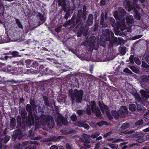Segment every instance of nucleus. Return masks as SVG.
Returning <instances> with one entry per match:
<instances>
[{
  "mask_svg": "<svg viewBox=\"0 0 149 149\" xmlns=\"http://www.w3.org/2000/svg\"><path fill=\"white\" fill-rule=\"evenodd\" d=\"M31 106L29 104L26 105V110L29 112V116L27 119L26 124L29 125H33L34 123L36 127H38V125L41 124L43 125H47V127L50 128L53 127L54 125L53 119L48 116L43 115L41 117L40 122L38 116L33 114V116L31 112L32 110H35L36 106L35 102L32 101L30 102Z\"/></svg>",
  "mask_w": 149,
  "mask_h": 149,
  "instance_id": "obj_1",
  "label": "nucleus"
},
{
  "mask_svg": "<svg viewBox=\"0 0 149 149\" xmlns=\"http://www.w3.org/2000/svg\"><path fill=\"white\" fill-rule=\"evenodd\" d=\"M86 9L85 7H84V11L82 14V10H79L78 11V16L79 18H75L74 19L72 18L69 21L67 22V24H64V26H67V25H71V26H74L77 24H78L77 27L79 28L80 31L77 33V35L78 37H80L83 32L85 34L87 31L88 30V27L86 26L85 29L84 31V27L83 26V23L81 21V20L79 18L80 17H81L82 15V18L84 19L86 17Z\"/></svg>",
  "mask_w": 149,
  "mask_h": 149,
  "instance_id": "obj_2",
  "label": "nucleus"
},
{
  "mask_svg": "<svg viewBox=\"0 0 149 149\" xmlns=\"http://www.w3.org/2000/svg\"><path fill=\"white\" fill-rule=\"evenodd\" d=\"M118 9L119 13L117 11H116L114 13V16L115 18L117 20H118L116 25V29L115 30L116 35L119 34V29L123 32L124 30L125 29V20L123 18V16L125 14V11L122 8H119Z\"/></svg>",
  "mask_w": 149,
  "mask_h": 149,
  "instance_id": "obj_3",
  "label": "nucleus"
},
{
  "mask_svg": "<svg viewBox=\"0 0 149 149\" xmlns=\"http://www.w3.org/2000/svg\"><path fill=\"white\" fill-rule=\"evenodd\" d=\"M102 33L105 37L106 40L110 41H113L114 42L117 44L120 42L119 39L113 37L114 34L111 31H109V30L106 29L102 31Z\"/></svg>",
  "mask_w": 149,
  "mask_h": 149,
  "instance_id": "obj_4",
  "label": "nucleus"
},
{
  "mask_svg": "<svg viewBox=\"0 0 149 149\" xmlns=\"http://www.w3.org/2000/svg\"><path fill=\"white\" fill-rule=\"evenodd\" d=\"M119 113L116 111L112 112V115L116 119H118L119 117H123L127 113V110L125 106L121 107L119 111Z\"/></svg>",
  "mask_w": 149,
  "mask_h": 149,
  "instance_id": "obj_5",
  "label": "nucleus"
},
{
  "mask_svg": "<svg viewBox=\"0 0 149 149\" xmlns=\"http://www.w3.org/2000/svg\"><path fill=\"white\" fill-rule=\"evenodd\" d=\"M39 143L36 141H29L23 142L22 144L18 143L14 146V148L17 149H21L23 146H31L29 148V149H35L36 147L32 146L33 144L38 145Z\"/></svg>",
  "mask_w": 149,
  "mask_h": 149,
  "instance_id": "obj_6",
  "label": "nucleus"
},
{
  "mask_svg": "<svg viewBox=\"0 0 149 149\" xmlns=\"http://www.w3.org/2000/svg\"><path fill=\"white\" fill-rule=\"evenodd\" d=\"M83 94L82 90H78L77 89L74 90L72 93L71 94V97L72 101L75 100L76 99V101L78 103L81 102L82 99Z\"/></svg>",
  "mask_w": 149,
  "mask_h": 149,
  "instance_id": "obj_7",
  "label": "nucleus"
},
{
  "mask_svg": "<svg viewBox=\"0 0 149 149\" xmlns=\"http://www.w3.org/2000/svg\"><path fill=\"white\" fill-rule=\"evenodd\" d=\"M99 106L102 113L104 114L105 113L110 120L112 119V117L109 113L108 107L107 106L105 105L103 103H101L100 102H99Z\"/></svg>",
  "mask_w": 149,
  "mask_h": 149,
  "instance_id": "obj_8",
  "label": "nucleus"
},
{
  "mask_svg": "<svg viewBox=\"0 0 149 149\" xmlns=\"http://www.w3.org/2000/svg\"><path fill=\"white\" fill-rule=\"evenodd\" d=\"M91 107V110L93 112L95 113L96 116L99 118H101V115L100 111L95 106V102L94 101H92L90 103Z\"/></svg>",
  "mask_w": 149,
  "mask_h": 149,
  "instance_id": "obj_9",
  "label": "nucleus"
},
{
  "mask_svg": "<svg viewBox=\"0 0 149 149\" xmlns=\"http://www.w3.org/2000/svg\"><path fill=\"white\" fill-rule=\"evenodd\" d=\"M57 121V125L59 126H61L62 123L65 125L67 124V121L66 119L64 118L61 115H58Z\"/></svg>",
  "mask_w": 149,
  "mask_h": 149,
  "instance_id": "obj_10",
  "label": "nucleus"
},
{
  "mask_svg": "<svg viewBox=\"0 0 149 149\" xmlns=\"http://www.w3.org/2000/svg\"><path fill=\"white\" fill-rule=\"evenodd\" d=\"M58 4L59 6H61L63 10L65 11H69L70 9L69 8L66 7L65 4V0H58Z\"/></svg>",
  "mask_w": 149,
  "mask_h": 149,
  "instance_id": "obj_11",
  "label": "nucleus"
},
{
  "mask_svg": "<svg viewBox=\"0 0 149 149\" xmlns=\"http://www.w3.org/2000/svg\"><path fill=\"white\" fill-rule=\"evenodd\" d=\"M125 8L129 11H130L133 9V7L130 5V2L128 0H126L124 2Z\"/></svg>",
  "mask_w": 149,
  "mask_h": 149,
  "instance_id": "obj_12",
  "label": "nucleus"
},
{
  "mask_svg": "<svg viewBox=\"0 0 149 149\" xmlns=\"http://www.w3.org/2000/svg\"><path fill=\"white\" fill-rule=\"evenodd\" d=\"M125 133L126 134V136L127 137L132 138L136 137L137 136V133L133 130H131L126 133L125 132H122Z\"/></svg>",
  "mask_w": 149,
  "mask_h": 149,
  "instance_id": "obj_13",
  "label": "nucleus"
},
{
  "mask_svg": "<svg viewBox=\"0 0 149 149\" xmlns=\"http://www.w3.org/2000/svg\"><path fill=\"white\" fill-rule=\"evenodd\" d=\"M22 136L21 130H18L14 133L13 135V138H15L14 140L17 138L19 139H20L22 138Z\"/></svg>",
  "mask_w": 149,
  "mask_h": 149,
  "instance_id": "obj_14",
  "label": "nucleus"
},
{
  "mask_svg": "<svg viewBox=\"0 0 149 149\" xmlns=\"http://www.w3.org/2000/svg\"><path fill=\"white\" fill-rule=\"evenodd\" d=\"M126 22L128 25L133 23L134 21L133 16L130 15H128L126 17Z\"/></svg>",
  "mask_w": 149,
  "mask_h": 149,
  "instance_id": "obj_15",
  "label": "nucleus"
},
{
  "mask_svg": "<svg viewBox=\"0 0 149 149\" xmlns=\"http://www.w3.org/2000/svg\"><path fill=\"white\" fill-rule=\"evenodd\" d=\"M82 137L84 138V141L86 143H89L90 141L88 139L91 138L90 135L85 134H83L82 135Z\"/></svg>",
  "mask_w": 149,
  "mask_h": 149,
  "instance_id": "obj_16",
  "label": "nucleus"
},
{
  "mask_svg": "<svg viewBox=\"0 0 149 149\" xmlns=\"http://www.w3.org/2000/svg\"><path fill=\"white\" fill-rule=\"evenodd\" d=\"M140 92L142 99L144 100H146L148 97L147 92L144 90H141Z\"/></svg>",
  "mask_w": 149,
  "mask_h": 149,
  "instance_id": "obj_17",
  "label": "nucleus"
},
{
  "mask_svg": "<svg viewBox=\"0 0 149 149\" xmlns=\"http://www.w3.org/2000/svg\"><path fill=\"white\" fill-rule=\"evenodd\" d=\"M75 125L76 126H77L80 127H84L86 129H88L89 127V126L88 124H84V123L80 122H78V123H76Z\"/></svg>",
  "mask_w": 149,
  "mask_h": 149,
  "instance_id": "obj_18",
  "label": "nucleus"
},
{
  "mask_svg": "<svg viewBox=\"0 0 149 149\" xmlns=\"http://www.w3.org/2000/svg\"><path fill=\"white\" fill-rule=\"evenodd\" d=\"M133 95L134 97L138 101H142V99L141 98L140 96L137 94L136 91L134 90V91L131 93Z\"/></svg>",
  "mask_w": 149,
  "mask_h": 149,
  "instance_id": "obj_19",
  "label": "nucleus"
},
{
  "mask_svg": "<svg viewBox=\"0 0 149 149\" xmlns=\"http://www.w3.org/2000/svg\"><path fill=\"white\" fill-rule=\"evenodd\" d=\"M93 15L91 14H90L88 16V21L87 22V24L88 26H91L93 22Z\"/></svg>",
  "mask_w": 149,
  "mask_h": 149,
  "instance_id": "obj_20",
  "label": "nucleus"
},
{
  "mask_svg": "<svg viewBox=\"0 0 149 149\" xmlns=\"http://www.w3.org/2000/svg\"><path fill=\"white\" fill-rule=\"evenodd\" d=\"M141 81L143 82H147L149 81V75H143L140 78Z\"/></svg>",
  "mask_w": 149,
  "mask_h": 149,
  "instance_id": "obj_21",
  "label": "nucleus"
},
{
  "mask_svg": "<svg viewBox=\"0 0 149 149\" xmlns=\"http://www.w3.org/2000/svg\"><path fill=\"white\" fill-rule=\"evenodd\" d=\"M129 125L128 123H125L123 124L121 126L119 129L120 131H122L125 130L129 127Z\"/></svg>",
  "mask_w": 149,
  "mask_h": 149,
  "instance_id": "obj_22",
  "label": "nucleus"
},
{
  "mask_svg": "<svg viewBox=\"0 0 149 149\" xmlns=\"http://www.w3.org/2000/svg\"><path fill=\"white\" fill-rule=\"evenodd\" d=\"M15 119L14 118H12L10 120V127L12 129H13L15 127Z\"/></svg>",
  "mask_w": 149,
  "mask_h": 149,
  "instance_id": "obj_23",
  "label": "nucleus"
},
{
  "mask_svg": "<svg viewBox=\"0 0 149 149\" xmlns=\"http://www.w3.org/2000/svg\"><path fill=\"white\" fill-rule=\"evenodd\" d=\"M134 12L135 18L137 20L140 19L141 17L140 16L139 13L136 10H134Z\"/></svg>",
  "mask_w": 149,
  "mask_h": 149,
  "instance_id": "obj_24",
  "label": "nucleus"
},
{
  "mask_svg": "<svg viewBox=\"0 0 149 149\" xmlns=\"http://www.w3.org/2000/svg\"><path fill=\"white\" fill-rule=\"evenodd\" d=\"M129 109L131 111H134L136 109V106L134 104L130 105L129 107Z\"/></svg>",
  "mask_w": 149,
  "mask_h": 149,
  "instance_id": "obj_25",
  "label": "nucleus"
},
{
  "mask_svg": "<svg viewBox=\"0 0 149 149\" xmlns=\"http://www.w3.org/2000/svg\"><path fill=\"white\" fill-rule=\"evenodd\" d=\"M130 68L133 72L137 73L139 72L138 69L136 67L134 66H130Z\"/></svg>",
  "mask_w": 149,
  "mask_h": 149,
  "instance_id": "obj_26",
  "label": "nucleus"
},
{
  "mask_svg": "<svg viewBox=\"0 0 149 149\" xmlns=\"http://www.w3.org/2000/svg\"><path fill=\"white\" fill-rule=\"evenodd\" d=\"M109 140L110 141H113V142L114 143H117L118 142H119L120 141H123V139H117L114 140L113 141V139H110Z\"/></svg>",
  "mask_w": 149,
  "mask_h": 149,
  "instance_id": "obj_27",
  "label": "nucleus"
},
{
  "mask_svg": "<svg viewBox=\"0 0 149 149\" xmlns=\"http://www.w3.org/2000/svg\"><path fill=\"white\" fill-rule=\"evenodd\" d=\"M110 22L111 24V25L113 27H114L116 26L115 20L112 17H111L110 19Z\"/></svg>",
  "mask_w": 149,
  "mask_h": 149,
  "instance_id": "obj_28",
  "label": "nucleus"
},
{
  "mask_svg": "<svg viewBox=\"0 0 149 149\" xmlns=\"http://www.w3.org/2000/svg\"><path fill=\"white\" fill-rule=\"evenodd\" d=\"M15 21L18 27L21 29L22 28V26L19 20L17 19H15Z\"/></svg>",
  "mask_w": 149,
  "mask_h": 149,
  "instance_id": "obj_29",
  "label": "nucleus"
},
{
  "mask_svg": "<svg viewBox=\"0 0 149 149\" xmlns=\"http://www.w3.org/2000/svg\"><path fill=\"white\" fill-rule=\"evenodd\" d=\"M104 19L103 17H102L101 19V24L102 25L103 27H105L107 26L106 24L104 22Z\"/></svg>",
  "mask_w": 149,
  "mask_h": 149,
  "instance_id": "obj_30",
  "label": "nucleus"
},
{
  "mask_svg": "<svg viewBox=\"0 0 149 149\" xmlns=\"http://www.w3.org/2000/svg\"><path fill=\"white\" fill-rule=\"evenodd\" d=\"M4 7L2 4V3L1 0H0V9L1 10V12H0V13H3L4 11Z\"/></svg>",
  "mask_w": 149,
  "mask_h": 149,
  "instance_id": "obj_31",
  "label": "nucleus"
},
{
  "mask_svg": "<svg viewBox=\"0 0 149 149\" xmlns=\"http://www.w3.org/2000/svg\"><path fill=\"white\" fill-rule=\"evenodd\" d=\"M143 123V120H139L135 123V125H140Z\"/></svg>",
  "mask_w": 149,
  "mask_h": 149,
  "instance_id": "obj_32",
  "label": "nucleus"
},
{
  "mask_svg": "<svg viewBox=\"0 0 149 149\" xmlns=\"http://www.w3.org/2000/svg\"><path fill=\"white\" fill-rule=\"evenodd\" d=\"M99 135L100 134L99 132H97L91 134V137L94 139L97 138V136H99Z\"/></svg>",
  "mask_w": 149,
  "mask_h": 149,
  "instance_id": "obj_33",
  "label": "nucleus"
},
{
  "mask_svg": "<svg viewBox=\"0 0 149 149\" xmlns=\"http://www.w3.org/2000/svg\"><path fill=\"white\" fill-rule=\"evenodd\" d=\"M134 61L135 63L138 65H139L141 64V61L138 58H135Z\"/></svg>",
  "mask_w": 149,
  "mask_h": 149,
  "instance_id": "obj_34",
  "label": "nucleus"
},
{
  "mask_svg": "<svg viewBox=\"0 0 149 149\" xmlns=\"http://www.w3.org/2000/svg\"><path fill=\"white\" fill-rule=\"evenodd\" d=\"M123 72L130 74H131L132 73V72L127 68H125L123 70Z\"/></svg>",
  "mask_w": 149,
  "mask_h": 149,
  "instance_id": "obj_35",
  "label": "nucleus"
},
{
  "mask_svg": "<svg viewBox=\"0 0 149 149\" xmlns=\"http://www.w3.org/2000/svg\"><path fill=\"white\" fill-rule=\"evenodd\" d=\"M142 66L145 68H149V65L147 64L144 61H143L142 62Z\"/></svg>",
  "mask_w": 149,
  "mask_h": 149,
  "instance_id": "obj_36",
  "label": "nucleus"
},
{
  "mask_svg": "<svg viewBox=\"0 0 149 149\" xmlns=\"http://www.w3.org/2000/svg\"><path fill=\"white\" fill-rule=\"evenodd\" d=\"M86 112L87 113L88 115L90 114L91 113V109L90 108V106L89 105H88L87 106Z\"/></svg>",
  "mask_w": 149,
  "mask_h": 149,
  "instance_id": "obj_37",
  "label": "nucleus"
},
{
  "mask_svg": "<svg viewBox=\"0 0 149 149\" xmlns=\"http://www.w3.org/2000/svg\"><path fill=\"white\" fill-rule=\"evenodd\" d=\"M145 141V140L143 138H139L137 140V142L139 143H141Z\"/></svg>",
  "mask_w": 149,
  "mask_h": 149,
  "instance_id": "obj_38",
  "label": "nucleus"
},
{
  "mask_svg": "<svg viewBox=\"0 0 149 149\" xmlns=\"http://www.w3.org/2000/svg\"><path fill=\"white\" fill-rule=\"evenodd\" d=\"M109 146L113 149H117L118 147V145L111 144Z\"/></svg>",
  "mask_w": 149,
  "mask_h": 149,
  "instance_id": "obj_39",
  "label": "nucleus"
},
{
  "mask_svg": "<svg viewBox=\"0 0 149 149\" xmlns=\"http://www.w3.org/2000/svg\"><path fill=\"white\" fill-rule=\"evenodd\" d=\"M61 137V136H59L57 138H56V137H53L50 138V140H51L52 141H55L58 140L59 138H60Z\"/></svg>",
  "mask_w": 149,
  "mask_h": 149,
  "instance_id": "obj_40",
  "label": "nucleus"
},
{
  "mask_svg": "<svg viewBox=\"0 0 149 149\" xmlns=\"http://www.w3.org/2000/svg\"><path fill=\"white\" fill-rule=\"evenodd\" d=\"M44 99L45 100V104L46 105L48 106L49 105V102L47 100V98L46 97H44Z\"/></svg>",
  "mask_w": 149,
  "mask_h": 149,
  "instance_id": "obj_41",
  "label": "nucleus"
},
{
  "mask_svg": "<svg viewBox=\"0 0 149 149\" xmlns=\"http://www.w3.org/2000/svg\"><path fill=\"white\" fill-rule=\"evenodd\" d=\"M121 54L123 55H124L125 54L126 51V49L125 48H122L121 49L120 51Z\"/></svg>",
  "mask_w": 149,
  "mask_h": 149,
  "instance_id": "obj_42",
  "label": "nucleus"
},
{
  "mask_svg": "<svg viewBox=\"0 0 149 149\" xmlns=\"http://www.w3.org/2000/svg\"><path fill=\"white\" fill-rule=\"evenodd\" d=\"M137 110L139 111L143 112L144 110V108L142 107L141 108H140L139 106H137Z\"/></svg>",
  "mask_w": 149,
  "mask_h": 149,
  "instance_id": "obj_43",
  "label": "nucleus"
},
{
  "mask_svg": "<svg viewBox=\"0 0 149 149\" xmlns=\"http://www.w3.org/2000/svg\"><path fill=\"white\" fill-rule=\"evenodd\" d=\"M90 146L87 144H86L84 145L81 148V149H86L87 148H90Z\"/></svg>",
  "mask_w": 149,
  "mask_h": 149,
  "instance_id": "obj_44",
  "label": "nucleus"
},
{
  "mask_svg": "<svg viewBox=\"0 0 149 149\" xmlns=\"http://www.w3.org/2000/svg\"><path fill=\"white\" fill-rule=\"evenodd\" d=\"M134 56L133 55H131L130 57V62L132 63H133L134 62Z\"/></svg>",
  "mask_w": 149,
  "mask_h": 149,
  "instance_id": "obj_45",
  "label": "nucleus"
},
{
  "mask_svg": "<svg viewBox=\"0 0 149 149\" xmlns=\"http://www.w3.org/2000/svg\"><path fill=\"white\" fill-rule=\"evenodd\" d=\"M59 100H58V101H59V100H60L61 101V102L63 103L65 102V96H64L63 97H59L58 98Z\"/></svg>",
  "mask_w": 149,
  "mask_h": 149,
  "instance_id": "obj_46",
  "label": "nucleus"
},
{
  "mask_svg": "<svg viewBox=\"0 0 149 149\" xmlns=\"http://www.w3.org/2000/svg\"><path fill=\"white\" fill-rule=\"evenodd\" d=\"M21 116L24 119L25 118L26 116V113L25 111L22 112Z\"/></svg>",
  "mask_w": 149,
  "mask_h": 149,
  "instance_id": "obj_47",
  "label": "nucleus"
},
{
  "mask_svg": "<svg viewBox=\"0 0 149 149\" xmlns=\"http://www.w3.org/2000/svg\"><path fill=\"white\" fill-rule=\"evenodd\" d=\"M9 136H6L5 137L4 139V143H7L9 141Z\"/></svg>",
  "mask_w": 149,
  "mask_h": 149,
  "instance_id": "obj_48",
  "label": "nucleus"
},
{
  "mask_svg": "<svg viewBox=\"0 0 149 149\" xmlns=\"http://www.w3.org/2000/svg\"><path fill=\"white\" fill-rule=\"evenodd\" d=\"M77 117L75 115H72L71 116V118L72 120L73 121H74L77 119Z\"/></svg>",
  "mask_w": 149,
  "mask_h": 149,
  "instance_id": "obj_49",
  "label": "nucleus"
},
{
  "mask_svg": "<svg viewBox=\"0 0 149 149\" xmlns=\"http://www.w3.org/2000/svg\"><path fill=\"white\" fill-rule=\"evenodd\" d=\"M112 133V132H109L105 134H104L103 136L104 138L107 137V136L110 135Z\"/></svg>",
  "mask_w": 149,
  "mask_h": 149,
  "instance_id": "obj_50",
  "label": "nucleus"
},
{
  "mask_svg": "<svg viewBox=\"0 0 149 149\" xmlns=\"http://www.w3.org/2000/svg\"><path fill=\"white\" fill-rule=\"evenodd\" d=\"M126 143H121L120 144V146H124L123 147L122 149H125L127 148V146H125V145Z\"/></svg>",
  "mask_w": 149,
  "mask_h": 149,
  "instance_id": "obj_51",
  "label": "nucleus"
},
{
  "mask_svg": "<svg viewBox=\"0 0 149 149\" xmlns=\"http://www.w3.org/2000/svg\"><path fill=\"white\" fill-rule=\"evenodd\" d=\"M142 36V35H138V36H134V37H133L132 38V39L133 40L136 39H137L138 38H141Z\"/></svg>",
  "mask_w": 149,
  "mask_h": 149,
  "instance_id": "obj_52",
  "label": "nucleus"
},
{
  "mask_svg": "<svg viewBox=\"0 0 149 149\" xmlns=\"http://www.w3.org/2000/svg\"><path fill=\"white\" fill-rule=\"evenodd\" d=\"M106 122H101L97 123V125L101 127L102 125L104 124Z\"/></svg>",
  "mask_w": 149,
  "mask_h": 149,
  "instance_id": "obj_53",
  "label": "nucleus"
},
{
  "mask_svg": "<svg viewBox=\"0 0 149 149\" xmlns=\"http://www.w3.org/2000/svg\"><path fill=\"white\" fill-rule=\"evenodd\" d=\"M100 143L99 142L97 143L96 144L95 147V149H99L100 147Z\"/></svg>",
  "mask_w": 149,
  "mask_h": 149,
  "instance_id": "obj_54",
  "label": "nucleus"
},
{
  "mask_svg": "<svg viewBox=\"0 0 149 149\" xmlns=\"http://www.w3.org/2000/svg\"><path fill=\"white\" fill-rule=\"evenodd\" d=\"M61 28V26H60L59 27L56 28L55 30V31L57 32H59L60 31Z\"/></svg>",
  "mask_w": 149,
  "mask_h": 149,
  "instance_id": "obj_55",
  "label": "nucleus"
},
{
  "mask_svg": "<svg viewBox=\"0 0 149 149\" xmlns=\"http://www.w3.org/2000/svg\"><path fill=\"white\" fill-rule=\"evenodd\" d=\"M18 53L17 52L13 51L12 52V55L14 56H17V55Z\"/></svg>",
  "mask_w": 149,
  "mask_h": 149,
  "instance_id": "obj_56",
  "label": "nucleus"
},
{
  "mask_svg": "<svg viewBox=\"0 0 149 149\" xmlns=\"http://www.w3.org/2000/svg\"><path fill=\"white\" fill-rule=\"evenodd\" d=\"M106 1L105 0H101L100 1V4L101 5H104L105 4V2Z\"/></svg>",
  "mask_w": 149,
  "mask_h": 149,
  "instance_id": "obj_57",
  "label": "nucleus"
},
{
  "mask_svg": "<svg viewBox=\"0 0 149 149\" xmlns=\"http://www.w3.org/2000/svg\"><path fill=\"white\" fill-rule=\"evenodd\" d=\"M137 135L139 138H143L144 136V135L142 134H137Z\"/></svg>",
  "mask_w": 149,
  "mask_h": 149,
  "instance_id": "obj_58",
  "label": "nucleus"
},
{
  "mask_svg": "<svg viewBox=\"0 0 149 149\" xmlns=\"http://www.w3.org/2000/svg\"><path fill=\"white\" fill-rule=\"evenodd\" d=\"M145 60L149 64V55L145 57Z\"/></svg>",
  "mask_w": 149,
  "mask_h": 149,
  "instance_id": "obj_59",
  "label": "nucleus"
},
{
  "mask_svg": "<svg viewBox=\"0 0 149 149\" xmlns=\"http://www.w3.org/2000/svg\"><path fill=\"white\" fill-rule=\"evenodd\" d=\"M77 112L79 115H81L82 113V111L81 110L77 111Z\"/></svg>",
  "mask_w": 149,
  "mask_h": 149,
  "instance_id": "obj_60",
  "label": "nucleus"
},
{
  "mask_svg": "<svg viewBox=\"0 0 149 149\" xmlns=\"http://www.w3.org/2000/svg\"><path fill=\"white\" fill-rule=\"evenodd\" d=\"M50 149H58V148L56 146L53 145L50 147Z\"/></svg>",
  "mask_w": 149,
  "mask_h": 149,
  "instance_id": "obj_61",
  "label": "nucleus"
},
{
  "mask_svg": "<svg viewBox=\"0 0 149 149\" xmlns=\"http://www.w3.org/2000/svg\"><path fill=\"white\" fill-rule=\"evenodd\" d=\"M40 19L42 21H44V17L42 15H40Z\"/></svg>",
  "mask_w": 149,
  "mask_h": 149,
  "instance_id": "obj_62",
  "label": "nucleus"
},
{
  "mask_svg": "<svg viewBox=\"0 0 149 149\" xmlns=\"http://www.w3.org/2000/svg\"><path fill=\"white\" fill-rule=\"evenodd\" d=\"M143 131L145 132H149V127L147 128L144 130H143Z\"/></svg>",
  "mask_w": 149,
  "mask_h": 149,
  "instance_id": "obj_63",
  "label": "nucleus"
},
{
  "mask_svg": "<svg viewBox=\"0 0 149 149\" xmlns=\"http://www.w3.org/2000/svg\"><path fill=\"white\" fill-rule=\"evenodd\" d=\"M134 7L135 8H137L138 9H139L140 8V7L137 4H134Z\"/></svg>",
  "mask_w": 149,
  "mask_h": 149,
  "instance_id": "obj_64",
  "label": "nucleus"
}]
</instances>
